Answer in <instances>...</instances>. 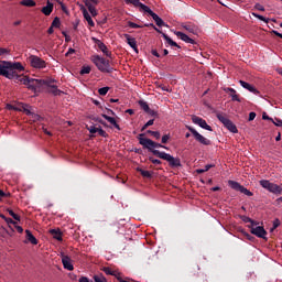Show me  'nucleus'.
I'll return each mask as SVG.
<instances>
[{
    "label": "nucleus",
    "mask_w": 282,
    "mask_h": 282,
    "mask_svg": "<svg viewBox=\"0 0 282 282\" xmlns=\"http://www.w3.org/2000/svg\"><path fill=\"white\" fill-rule=\"evenodd\" d=\"M259 184L260 186H262V188H264L265 191H269V193H273V195H282L281 185L274 184L269 180H261L259 181Z\"/></svg>",
    "instance_id": "5"
},
{
    "label": "nucleus",
    "mask_w": 282,
    "mask_h": 282,
    "mask_svg": "<svg viewBox=\"0 0 282 282\" xmlns=\"http://www.w3.org/2000/svg\"><path fill=\"white\" fill-rule=\"evenodd\" d=\"M245 221L251 224V227L257 226V223L249 217H247Z\"/></svg>",
    "instance_id": "54"
},
{
    "label": "nucleus",
    "mask_w": 282,
    "mask_h": 282,
    "mask_svg": "<svg viewBox=\"0 0 282 282\" xmlns=\"http://www.w3.org/2000/svg\"><path fill=\"white\" fill-rule=\"evenodd\" d=\"M25 235H26V240L32 243L33 246H36L39 243V240L36 239V237H34V235L32 234V231H30V229L25 230Z\"/></svg>",
    "instance_id": "20"
},
{
    "label": "nucleus",
    "mask_w": 282,
    "mask_h": 282,
    "mask_svg": "<svg viewBox=\"0 0 282 282\" xmlns=\"http://www.w3.org/2000/svg\"><path fill=\"white\" fill-rule=\"evenodd\" d=\"M262 120H270L271 122H274V119H272L270 116H268L267 112L262 113Z\"/></svg>",
    "instance_id": "49"
},
{
    "label": "nucleus",
    "mask_w": 282,
    "mask_h": 282,
    "mask_svg": "<svg viewBox=\"0 0 282 282\" xmlns=\"http://www.w3.org/2000/svg\"><path fill=\"white\" fill-rule=\"evenodd\" d=\"M7 224H13L17 225V221H14L12 218H6Z\"/></svg>",
    "instance_id": "60"
},
{
    "label": "nucleus",
    "mask_w": 282,
    "mask_h": 282,
    "mask_svg": "<svg viewBox=\"0 0 282 282\" xmlns=\"http://www.w3.org/2000/svg\"><path fill=\"white\" fill-rule=\"evenodd\" d=\"M252 17L256 19H259V21H263L264 23H269L270 19H267L265 17L258 14V13H252Z\"/></svg>",
    "instance_id": "33"
},
{
    "label": "nucleus",
    "mask_w": 282,
    "mask_h": 282,
    "mask_svg": "<svg viewBox=\"0 0 282 282\" xmlns=\"http://www.w3.org/2000/svg\"><path fill=\"white\" fill-rule=\"evenodd\" d=\"M98 135H100L101 138H107L109 134H107V131L102 130L101 127L98 128L97 130Z\"/></svg>",
    "instance_id": "37"
},
{
    "label": "nucleus",
    "mask_w": 282,
    "mask_h": 282,
    "mask_svg": "<svg viewBox=\"0 0 282 282\" xmlns=\"http://www.w3.org/2000/svg\"><path fill=\"white\" fill-rule=\"evenodd\" d=\"M155 122V119H150L142 128L141 131H147V129H149V127H153Z\"/></svg>",
    "instance_id": "31"
},
{
    "label": "nucleus",
    "mask_w": 282,
    "mask_h": 282,
    "mask_svg": "<svg viewBox=\"0 0 282 282\" xmlns=\"http://www.w3.org/2000/svg\"><path fill=\"white\" fill-rule=\"evenodd\" d=\"M86 8H88V11L90 12L91 17H98V11H96V4H93L89 1H85Z\"/></svg>",
    "instance_id": "24"
},
{
    "label": "nucleus",
    "mask_w": 282,
    "mask_h": 282,
    "mask_svg": "<svg viewBox=\"0 0 282 282\" xmlns=\"http://www.w3.org/2000/svg\"><path fill=\"white\" fill-rule=\"evenodd\" d=\"M104 272H105L106 274H109L110 276H116V273H115L113 271H111L110 268H105V269H104Z\"/></svg>",
    "instance_id": "47"
},
{
    "label": "nucleus",
    "mask_w": 282,
    "mask_h": 282,
    "mask_svg": "<svg viewBox=\"0 0 282 282\" xmlns=\"http://www.w3.org/2000/svg\"><path fill=\"white\" fill-rule=\"evenodd\" d=\"M147 133H149L150 135H153V138H154L155 140H160V138L162 137V134L160 133V131L148 130Z\"/></svg>",
    "instance_id": "29"
},
{
    "label": "nucleus",
    "mask_w": 282,
    "mask_h": 282,
    "mask_svg": "<svg viewBox=\"0 0 282 282\" xmlns=\"http://www.w3.org/2000/svg\"><path fill=\"white\" fill-rule=\"evenodd\" d=\"M192 122H194V124H198V127H200L202 129H205L206 131H213V127H210L206 120H204L200 117L197 116H193L192 117Z\"/></svg>",
    "instance_id": "12"
},
{
    "label": "nucleus",
    "mask_w": 282,
    "mask_h": 282,
    "mask_svg": "<svg viewBox=\"0 0 282 282\" xmlns=\"http://www.w3.org/2000/svg\"><path fill=\"white\" fill-rule=\"evenodd\" d=\"M152 56H155L156 58H160V53H158V50L151 51Z\"/></svg>",
    "instance_id": "56"
},
{
    "label": "nucleus",
    "mask_w": 282,
    "mask_h": 282,
    "mask_svg": "<svg viewBox=\"0 0 282 282\" xmlns=\"http://www.w3.org/2000/svg\"><path fill=\"white\" fill-rule=\"evenodd\" d=\"M29 63L31 67H34L35 69H44V67H46L45 61L36 55H31L29 57Z\"/></svg>",
    "instance_id": "11"
},
{
    "label": "nucleus",
    "mask_w": 282,
    "mask_h": 282,
    "mask_svg": "<svg viewBox=\"0 0 282 282\" xmlns=\"http://www.w3.org/2000/svg\"><path fill=\"white\" fill-rule=\"evenodd\" d=\"M10 54V50L0 47V56H6Z\"/></svg>",
    "instance_id": "45"
},
{
    "label": "nucleus",
    "mask_w": 282,
    "mask_h": 282,
    "mask_svg": "<svg viewBox=\"0 0 282 282\" xmlns=\"http://www.w3.org/2000/svg\"><path fill=\"white\" fill-rule=\"evenodd\" d=\"M144 135H145L144 133H141L138 135L139 144H141L143 149H148V151H151V153L155 155V158H160V160H165V162H169V165L171 166V169H177L182 166V161L180 160V158H175L166 152L155 150L154 149L155 141L149 138H144Z\"/></svg>",
    "instance_id": "2"
},
{
    "label": "nucleus",
    "mask_w": 282,
    "mask_h": 282,
    "mask_svg": "<svg viewBox=\"0 0 282 282\" xmlns=\"http://www.w3.org/2000/svg\"><path fill=\"white\" fill-rule=\"evenodd\" d=\"M280 226H281V220L276 218L275 220H273V227L271 228V230H276V228Z\"/></svg>",
    "instance_id": "41"
},
{
    "label": "nucleus",
    "mask_w": 282,
    "mask_h": 282,
    "mask_svg": "<svg viewBox=\"0 0 282 282\" xmlns=\"http://www.w3.org/2000/svg\"><path fill=\"white\" fill-rule=\"evenodd\" d=\"M128 25H129V28H132L133 30H138V29L142 28V25L137 24L135 22H131V21L128 22Z\"/></svg>",
    "instance_id": "38"
},
{
    "label": "nucleus",
    "mask_w": 282,
    "mask_h": 282,
    "mask_svg": "<svg viewBox=\"0 0 282 282\" xmlns=\"http://www.w3.org/2000/svg\"><path fill=\"white\" fill-rule=\"evenodd\" d=\"M213 166H215V165H213V164L205 165V167H204L205 173L210 171V169H213Z\"/></svg>",
    "instance_id": "58"
},
{
    "label": "nucleus",
    "mask_w": 282,
    "mask_h": 282,
    "mask_svg": "<svg viewBox=\"0 0 282 282\" xmlns=\"http://www.w3.org/2000/svg\"><path fill=\"white\" fill-rule=\"evenodd\" d=\"M139 106L141 107V109H143L145 111V113L151 109L149 107V104H147V101H144V100H140Z\"/></svg>",
    "instance_id": "30"
},
{
    "label": "nucleus",
    "mask_w": 282,
    "mask_h": 282,
    "mask_svg": "<svg viewBox=\"0 0 282 282\" xmlns=\"http://www.w3.org/2000/svg\"><path fill=\"white\" fill-rule=\"evenodd\" d=\"M15 229H17V231L20 232V234L23 232V227H21V226H15Z\"/></svg>",
    "instance_id": "63"
},
{
    "label": "nucleus",
    "mask_w": 282,
    "mask_h": 282,
    "mask_svg": "<svg viewBox=\"0 0 282 282\" xmlns=\"http://www.w3.org/2000/svg\"><path fill=\"white\" fill-rule=\"evenodd\" d=\"M93 43L99 47L100 52L105 54V56H111V52H109V48L102 41L98 40L97 37H91Z\"/></svg>",
    "instance_id": "13"
},
{
    "label": "nucleus",
    "mask_w": 282,
    "mask_h": 282,
    "mask_svg": "<svg viewBox=\"0 0 282 282\" xmlns=\"http://www.w3.org/2000/svg\"><path fill=\"white\" fill-rule=\"evenodd\" d=\"M171 140V134H164L161 139L162 144H166Z\"/></svg>",
    "instance_id": "40"
},
{
    "label": "nucleus",
    "mask_w": 282,
    "mask_h": 282,
    "mask_svg": "<svg viewBox=\"0 0 282 282\" xmlns=\"http://www.w3.org/2000/svg\"><path fill=\"white\" fill-rule=\"evenodd\" d=\"M147 113H148V116H152V118H158V111L152 110L151 108L149 109V111Z\"/></svg>",
    "instance_id": "46"
},
{
    "label": "nucleus",
    "mask_w": 282,
    "mask_h": 282,
    "mask_svg": "<svg viewBox=\"0 0 282 282\" xmlns=\"http://www.w3.org/2000/svg\"><path fill=\"white\" fill-rule=\"evenodd\" d=\"M83 15H84V19L87 21L88 25H90V28L96 26V23H94V20L91 19V15L87 11V9H83Z\"/></svg>",
    "instance_id": "22"
},
{
    "label": "nucleus",
    "mask_w": 282,
    "mask_h": 282,
    "mask_svg": "<svg viewBox=\"0 0 282 282\" xmlns=\"http://www.w3.org/2000/svg\"><path fill=\"white\" fill-rule=\"evenodd\" d=\"M78 281H79V282H90V281H89V278H87V276H82V278H79Z\"/></svg>",
    "instance_id": "59"
},
{
    "label": "nucleus",
    "mask_w": 282,
    "mask_h": 282,
    "mask_svg": "<svg viewBox=\"0 0 282 282\" xmlns=\"http://www.w3.org/2000/svg\"><path fill=\"white\" fill-rule=\"evenodd\" d=\"M186 129L192 132V135L195 138L196 142L203 144L204 147H210L212 142L210 139H206V137L202 135L195 128L187 126Z\"/></svg>",
    "instance_id": "7"
},
{
    "label": "nucleus",
    "mask_w": 282,
    "mask_h": 282,
    "mask_svg": "<svg viewBox=\"0 0 282 282\" xmlns=\"http://www.w3.org/2000/svg\"><path fill=\"white\" fill-rule=\"evenodd\" d=\"M239 83H240L241 87H243V89H248V91H251V94H259V90H257V88H254L249 83L243 82V80H240Z\"/></svg>",
    "instance_id": "21"
},
{
    "label": "nucleus",
    "mask_w": 282,
    "mask_h": 282,
    "mask_svg": "<svg viewBox=\"0 0 282 282\" xmlns=\"http://www.w3.org/2000/svg\"><path fill=\"white\" fill-rule=\"evenodd\" d=\"M216 118L219 120V122H221V124H224L226 129H228V131H230L231 133H239L237 126L232 123L231 120H229L226 113H217Z\"/></svg>",
    "instance_id": "6"
},
{
    "label": "nucleus",
    "mask_w": 282,
    "mask_h": 282,
    "mask_svg": "<svg viewBox=\"0 0 282 282\" xmlns=\"http://www.w3.org/2000/svg\"><path fill=\"white\" fill-rule=\"evenodd\" d=\"M108 93H109V87H102V88H99L98 90L99 96H107Z\"/></svg>",
    "instance_id": "36"
},
{
    "label": "nucleus",
    "mask_w": 282,
    "mask_h": 282,
    "mask_svg": "<svg viewBox=\"0 0 282 282\" xmlns=\"http://www.w3.org/2000/svg\"><path fill=\"white\" fill-rule=\"evenodd\" d=\"M184 29L187 32H191L192 34H197V26H195L193 24H186V25H184Z\"/></svg>",
    "instance_id": "28"
},
{
    "label": "nucleus",
    "mask_w": 282,
    "mask_h": 282,
    "mask_svg": "<svg viewBox=\"0 0 282 282\" xmlns=\"http://www.w3.org/2000/svg\"><path fill=\"white\" fill-rule=\"evenodd\" d=\"M0 76H4L9 80H14V83H22V85H26L32 91H45L46 94H52V96H63L65 94V91L58 89V80L52 77L34 79L19 75L17 72H0Z\"/></svg>",
    "instance_id": "1"
},
{
    "label": "nucleus",
    "mask_w": 282,
    "mask_h": 282,
    "mask_svg": "<svg viewBox=\"0 0 282 282\" xmlns=\"http://www.w3.org/2000/svg\"><path fill=\"white\" fill-rule=\"evenodd\" d=\"M149 161L152 162V164L160 165L162 164V161L154 159L153 156H149Z\"/></svg>",
    "instance_id": "42"
},
{
    "label": "nucleus",
    "mask_w": 282,
    "mask_h": 282,
    "mask_svg": "<svg viewBox=\"0 0 282 282\" xmlns=\"http://www.w3.org/2000/svg\"><path fill=\"white\" fill-rule=\"evenodd\" d=\"M93 62L98 67L99 72H109L107 68L109 66V61L105 59V57H100V55L93 56Z\"/></svg>",
    "instance_id": "9"
},
{
    "label": "nucleus",
    "mask_w": 282,
    "mask_h": 282,
    "mask_svg": "<svg viewBox=\"0 0 282 282\" xmlns=\"http://www.w3.org/2000/svg\"><path fill=\"white\" fill-rule=\"evenodd\" d=\"M254 118H257V112H250L249 113V122H252V120H254Z\"/></svg>",
    "instance_id": "52"
},
{
    "label": "nucleus",
    "mask_w": 282,
    "mask_h": 282,
    "mask_svg": "<svg viewBox=\"0 0 282 282\" xmlns=\"http://www.w3.org/2000/svg\"><path fill=\"white\" fill-rule=\"evenodd\" d=\"M3 197H10V193H6L3 189H0V202L3 199Z\"/></svg>",
    "instance_id": "48"
},
{
    "label": "nucleus",
    "mask_w": 282,
    "mask_h": 282,
    "mask_svg": "<svg viewBox=\"0 0 282 282\" xmlns=\"http://www.w3.org/2000/svg\"><path fill=\"white\" fill-rule=\"evenodd\" d=\"M272 122L275 124V127H282V120L279 118H275Z\"/></svg>",
    "instance_id": "50"
},
{
    "label": "nucleus",
    "mask_w": 282,
    "mask_h": 282,
    "mask_svg": "<svg viewBox=\"0 0 282 282\" xmlns=\"http://www.w3.org/2000/svg\"><path fill=\"white\" fill-rule=\"evenodd\" d=\"M254 10H259L260 12H265V8L263 6H261V3H256Z\"/></svg>",
    "instance_id": "44"
},
{
    "label": "nucleus",
    "mask_w": 282,
    "mask_h": 282,
    "mask_svg": "<svg viewBox=\"0 0 282 282\" xmlns=\"http://www.w3.org/2000/svg\"><path fill=\"white\" fill-rule=\"evenodd\" d=\"M176 36L181 39V41H184L185 43H189L191 45H195V40H193L191 36L186 35V33H182L177 31Z\"/></svg>",
    "instance_id": "19"
},
{
    "label": "nucleus",
    "mask_w": 282,
    "mask_h": 282,
    "mask_svg": "<svg viewBox=\"0 0 282 282\" xmlns=\"http://www.w3.org/2000/svg\"><path fill=\"white\" fill-rule=\"evenodd\" d=\"M7 109H9V111H17V106H12L11 104H7Z\"/></svg>",
    "instance_id": "51"
},
{
    "label": "nucleus",
    "mask_w": 282,
    "mask_h": 282,
    "mask_svg": "<svg viewBox=\"0 0 282 282\" xmlns=\"http://www.w3.org/2000/svg\"><path fill=\"white\" fill-rule=\"evenodd\" d=\"M94 281L95 282H107V278H105V275H102V274H97V275H94Z\"/></svg>",
    "instance_id": "32"
},
{
    "label": "nucleus",
    "mask_w": 282,
    "mask_h": 282,
    "mask_svg": "<svg viewBox=\"0 0 282 282\" xmlns=\"http://www.w3.org/2000/svg\"><path fill=\"white\" fill-rule=\"evenodd\" d=\"M25 72V67H23V64L20 62H8V61H1L0 62V72Z\"/></svg>",
    "instance_id": "4"
},
{
    "label": "nucleus",
    "mask_w": 282,
    "mask_h": 282,
    "mask_svg": "<svg viewBox=\"0 0 282 282\" xmlns=\"http://www.w3.org/2000/svg\"><path fill=\"white\" fill-rule=\"evenodd\" d=\"M138 173H141L142 177H147L148 180H151L153 177V174L150 171L142 170L140 167L137 169Z\"/></svg>",
    "instance_id": "27"
},
{
    "label": "nucleus",
    "mask_w": 282,
    "mask_h": 282,
    "mask_svg": "<svg viewBox=\"0 0 282 282\" xmlns=\"http://www.w3.org/2000/svg\"><path fill=\"white\" fill-rule=\"evenodd\" d=\"M61 8L67 14V7L65 4H62Z\"/></svg>",
    "instance_id": "64"
},
{
    "label": "nucleus",
    "mask_w": 282,
    "mask_h": 282,
    "mask_svg": "<svg viewBox=\"0 0 282 282\" xmlns=\"http://www.w3.org/2000/svg\"><path fill=\"white\" fill-rule=\"evenodd\" d=\"M98 129L99 127L97 128L96 126H89L87 128V130L89 131V133H98Z\"/></svg>",
    "instance_id": "39"
},
{
    "label": "nucleus",
    "mask_w": 282,
    "mask_h": 282,
    "mask_svg": "<svg viewBox=\"0 0 282 282\" xmlns=\"http://www.w3.org/2000/svg\"><path fill=\"white\" fill-rule=\"evenodd\" d=\"M154 30L156 32H159L160 34H162L164 41H166V43H169V45H171L172 47H177L178 50L181 48V46L178 44H176L175 41H173L170 36L166 35V33H162V31H160L158 28L154 26Z\"/></svg>",
    "instance_id": "17"
},
{
    "label": "nucleus",
    "mask_w": 282,
    "mask_h": 282,
    "mask_svg": "<svg viewBox=\"0 0 282 282\" xmlns=\"http://www.w3.org/2000/svg\"><path fill=\"white\" fill-rule=\"evenodd\" d=\"M53 239H56L57 241H63V232L61 229H51L50 230Z\"/></svg>",
    "instance_id": "23"
},
{
    "label": "nucleus",
    "mask_w": 282,
    "mask_h": 282,
    "mask_svg": "<svg viewBox=\"0 0 282 282\" xmlns=\"http://www.w3.org/2000/svg\"><path fill=\"white\" fill-rule=\"evenodd\" d=\"M52 28H61V18L58 17H55L52 24H51Z\"/></svg>",
    "instance_id": "34"
},
{
    "label": "nucleus",
    "mask_w": 282,
    "mask_h": 282,
    "mask_svg": "<svg viewBox=\"0 0 282 282\" xmlns=\"http://www.w3.org/2000/svg\"><path fill=\"white\" fill-rule=\"evenodd\" d=\"M251 235L259 237V239H265V235H268V231H265V229L261 226H251Z\"/></svg>",
    "instance_id": "14"
},
{
    "label": "nucleus",
    "mask_w": 282,
    "mask_h": 282,
    "mask_svg": "<svg viewBox=\"0 0 282 282\" xmlns=\"http://www.w3.org/2000/svg\"><path fill=\"white\" fill-rule=\"evenodd\" d=\"M225 91L228 94H237V90L235 88H226Z\"/></svg>",
    "instance_id": "57"
},
{
    "label": "nucleus",
    "mask_w": 282,
    "mask_h": 282,
    "mask_svg": "<svg viewBox=\"0 0 282 282\" xmlns=\"http://www.w3.org/2000/svg\"><path fill=\"white\" fill-rule=\"evenodd\" d=\"M243 237H246V239H248L249 241H252L253 237L250 236V234L242 231Z\"/></svg>",
    "instance_id": "53"
},
{
    "label": "nucleus",
    "mask_w": 282,
    "mask_h": 282,
    "mask_svg": "<svg viewBox=\"0 0 282 282\" xmlns=\"http://www.w3.org/2000/svg\"><path fill=\"white\" fill-rule=\"evenodd\" d=\"M228 185L234 191H238L239 193L247 195V197H252V195H254L252 192H250V189L246 188L243 185H240L239 182L228 181Z\"/></svg>",
    "instance_id": "8"
},
{
    "label": "nucleus",
    "mask_w": 282,
    "mask_h": 282,
    "mask_svg": "<svg viewBox=\"0 0 282 282\" xmlns=\"http://www.w3.org/2000/svg\"><path fill=\"white\" fill-rule=\"evenodd\" d=\"M272 34H274L275 36H279V39H282V34L279 33V31H272Z\"/></svg>",
    "instance_id": "61"
},
{
    "label": "nucleus",
    "mask_w": 282,
    "mask_h": 282,
    "mask_svg": "<svg viewBox=\"0 0 282 282\" xmlns=\"http://www.w3.org/2000/svg\"><path fill=\"white\" fill-rule=\"evenodd\" d=\"M101 116L102 118H105V120H107L110 124H112L115 129H118V131H120V124H118V122L116 121V118L109 117L107 115H101Z\"/></svg>",
    "instance_id": "25"
},
{
    "label": "nucleus",
    "mask_w": 282,
    "mask_h": 282,
    "mask_svg": "<svg viewBox=\"0 0 282 282\" xmlns=\"http://www.w3.org/2000/svg\"><path fill=\"white\" fill-rule=\"evenodd\" d=\"M231 96V100L236 101V102H241V99L239 98V95H237V93L235 94H230Z\"/></svg>",
    "instance_id": "43"
},
{
    "label": "nucleus",
    "mask_w": 282,
    "mask_h": 282,
    "mask_svg": "<svg viewBox=\"0 0 282 282\" xmlns=\"http://www.w3.org/2000/svg\"><path fill=\"white\" fill-rule=\"evenodd\" d=\"M123 36L127 40L128 45H130V47L138 54V42L135 41V37H131L129 34H123Z\"/></svg>",
    "instance_id": "18"
},
{
    "label": "nucleus",
    "mask_w": 282,
    "mask_h": 282,
    "mask_svg": "<svg viewBox=\"0 0 282 282\" xmlns=\"http://www.w3.org/2000/svg\"><path fill=\"white\" fill-rule=\"evenodd\" d=\"M154 149H166V147L161 143L154 142Z\"/></svg>",
    "instance_id": "55"
},
{
    "label": "nucleus",
    "mask_w": 282,
    "mask_h": 282,
    "mask_svg": "<svg viewBox=\"0 0 282 282\" xmlns=\"http://www.w3.org/2000/svg\"><path fill=\"white\" fill-rule=\"evenodd\" d=\"M61 258L64 269L72 272V270H74V264H72V258H69V256H65V253H62Z\"/></svg>",
    "instance_id": "15"
},
{
    "label": "nucleus",
    "mask_w": 282,
    "mask_h": 282,
    "mask_svg": "<svg viewBox=\"0 0 282 282\" xmlns=\"http://www.w3.org/2000/svg\"><path fill=\"white\" fill-rule=\"evenodd\" d=\"M41 12L45 17H50V14L54 12V3L50 2V0H46V6L41 9Z\"/></svg>",
    "instance_id": "16"
},
{
    "label": "nucleus",
    "mask_w": 282,
    "mask_h": 282,
    "mask_svg": "<svg viewBox=\"0 0 282 282\" xmlns=\"http://www.w3.org/2000/svg\"><path fill=\"white\" fill-rule=\"evenodd\" d=\"M124 2L127 3V6H134V8H140L142 12H147L148 14H150V17H152L153 21H155V24L159 28H169V24H166V22L162 20L160 15L153 12V10L147 7V4L140 2V0H124Z\"/></svg>",
    "instance_id": "3"
},
{
    "label": "nucleus",
    "mask_w": 282,
    "mask_h": 282,
    "mask_svg": "<svg viewBox=\"0 0 282 282\" xmlns=\"http://www.w3.org/2000/svg\"><path fill=\"white\" fill-rule=\"evenodd\" d=\"M47 34H54V26H50L47 30Z\"/></svg>",
    "instance_id": "62"
},
{
    "label": "nucleus",
    "mask_w": 282,
    "mask_h": 282,
    "mask_svg": "<svg viewBox=\"0 0 282 282\" xmlns=\"http://www.w3.org/2000/svg\"><path fill=\"white\" fill-rule=\"evenodd\" d=\"M32 107H30V105L23 104V102H19L15 106V111H23L26 116H32V118H34V120H41V116L39 115H34V112H32Z\"/></svg>",
    "instance_id": "10"
},
{
    "label": "nucleus",
    "mask_w": 282,
    "mask_h": 282,
    "mask_svg": "<svg viewBox=\"0 0 282 282\" xmlns=\"http://www.w3.org/2000/svg\"><path fill=\"white\" fill-rule=\"evenodd\" d=\"M21 6H24L25 8H34L36 7V1L34 0H22L20 2Z\"/></svg>",
    "instance_id": "26"
},
{
    "label": "nucleus",
    "mask_w": 282,
    "mask_h": 282,
    "mask_svg": "<svg viewBox=\"0 0 282 282\" xmlns=\"http://www.w3.org/2000/svg\"><path fill=\"white\" fill-rule=\"evenodd\" d=\"M9 215L15 219V221H21V216L14 213L12 209H8Z\"/></svg>",
    "instance_id": "35"
}]
</instances>
